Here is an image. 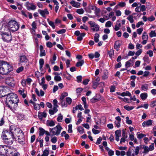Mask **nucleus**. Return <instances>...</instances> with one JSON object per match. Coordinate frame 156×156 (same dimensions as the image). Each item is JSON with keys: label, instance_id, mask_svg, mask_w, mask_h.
I'll list each match as a JSON object with an SVG mask.
<instances>
[{"label": "nucleus", "instance_id": "48", "mask_svg": "<svg viewBox=\"0 0 156 156\" xmlns=\"http://www.w3.org/2000/svg\"><path fill=\"white\" fill-rule=\"evenodd\" d=\"M62 116L61 115V114H60L59 115H58L57 120L58 122H61L62 121Z\"/></svg>", "mask_w": 156, "mask_h": 156}, {"label": "nucleus", "instance_id": "64", "mask_svg": "<svg viewBox=\"0 0 156 156\" xmlns=\"http://www.w3.org/2000/svg\"><path fill=\"white\" fill-rule=\"evenodd\" d=\"M46 46L48 47L51 48L53 46V44L51 42L48 41L46 43Z\"/></svg>", "mask_w": 156, "mask_h": 156}, {"label": "nucleus", "instance_id": "41", "mask_svg": "<svg viewBox=\"0 0 156 156\" xmlns=\"http://www.w3.org/2000/svg\"><path fill=\"white\" fill-rule=\"evenodd\" d=\"M130 62H132V59H130L126 62L125 66L126 68H129L130 67L131 64Z\"/></svg>", "mask_w": 156, "mask_h": 156}, {"label": "nucleus", "instance_id": "42", "mask_svg": "<svg viewBox=\"0 0 156 156\" xmlns=\"http://www.w3.org/2000/svg\"><path fill=\"white\" fill-rule=\"evenodd\" d=\"M99 35L97 33L95 34L94 37V41L96 42H98L99 41Z\"/></svg>", "mask_w": 156, "mask_h": 156}, {"label": "nucleus", "instance_id": "37", "mask_svg": "<svg viewBox=\"0 0 156 156\" xmlns=\"http://www.w3.org/2000/svg\"><path fill=\"white\" fill-rule=\"evenodd\" d=\"M122 96L124 97L125 96H131V93L128 91H126L125 92H122Z\"/></svg>", "mask_w": 156, "mask_h": 156}, {"label": "nucleus", "instance_id": "49", "mask_svg": "<svg viewBox=\"0 0 156 156\" xmlns=\"http://www.w3.org/2000/svg\"><path fill=\"white\" fill-rule=\"evenodd\" d=\"M34 108L36 110H39L40 108V105L38 104H36L35 103L34 105Z\"/></svg>", "mask_w": 156, "mask_h": 156}, {"label": "nucleus", "instance_id": "28", "mask_svg": "<svg viewBox=\"0 0 156 156\" xmlns=\"http://www.w3.org/2000/svg\"><path fill=\"white\" fill-rule=\"evenodd\" d=\"M140 97L142 100H144L147 97V94L146 93H142L140 94Z\"/></svg>", "mask_w": 156, "mask_h": 156}, {"label": "nucleus", "instance_id": "21", "mask_svg": "<svg viewBox=\"0 0 156 156\" xmlns=\"http://www.w3.org/2000/svg\"><path fill=\"white\" fill-rule=\"evenodd\" d=\"M99 78H97L95 81H93V87L95 89L97 88L98 84V82L99 81Z\"/></svg>", "mask_w": 156, "mask_h": 156}, {"label": "nucleus", "instance_id": "58", "mask_svg": "<svg viewBox=\"0 0 156 156\" xmlns=\"http://www.w3.org/2000/svg\"><path fill=\"white\" fill-rule=\"evenodd\" d=\"M126 123L128 124H131L132 123V121L129 119L128 117H126Z\"/></svg>", "mask_w": 156, "mask_h": 156}, {"label": "nucleus", "instance_id": "16", "mask_svg": "<svg viewBox=\"0 0 156 156\" xmlns=\"http://www.w3.org/2000/svg\"><path fill=\"white\" fill-rule=\"evenodd\" d=\"M38 11L43 17H45V15L49 14V12L48 11L47 9H45L44 10L39 9L38 10Z\"/></svg>", "mask_w": 156, "mask_h": 156}, {"label": "nucleus", "instance_id": "20", "mask_svg": "<svg viewBox=\"0 0 156 156\" xmlns=\"http://www.w3.org/2000/svg\"><path fill=\"white\" fill-rule=\"evenodd\" d=\"M35 91V92H36V94H37L38 96L42 97V96H44V92L42 90H40V93H39V92L38 89L37 88H36Z\"/></svg>", "mask_w": 156, "mask_h": 156}, {"label": "nucleus", "instance_id": "30", "mask_svg": "<svg viewBox=\"0 0 156 156\" xmlns=\"http://www.w3.org/2000/svg\"><path fill=\"white\" fill-rule=\"evenodd\" d=\"M148 37L147 33L146 32H143L142 36V39L143 40H148Z\"/></svg>", "mask_w": 156, "mask_h": 156}, {"label": "nucleus", "instance_id": "15", "mask_svg": "<svg viewBox=\"0 0 156 156\" xmlns=\"http://www.w3.org/2000/svg\"><path fill=\"white\" fill-rule=\"evenodd\" d=\"M153 120L149 119L144 121L142 124V126L143 127H149L152 126Z\"/></svg>", "mask_w": 156, "mask_h": 156}, {"label": "nucleus", "instance_id": "57", "mask_svg": "<svg viewBox=\"0 0 156 156\" xmlns=\"http://www.w3.org/2000/svg\"><path fill=\"white\" fill-rule=\"evenodd\" d=\"M48 23L49 25L52 27L53 29H54L55 28V26L53 22L51 21H48Z\"/></svg>", "mask_w": 156, "mask_h": 156}, {"label": "nucleus", "instance_id": "31", "mask_svg": "<svg viewBox=\"0 0 156 156\" xmlns=\"http://www.w3.org/2000/svg\"><path fill=\"white\" fill-rule=\"evenodd\" d=\"M31 26L32 27L31 30L34 32H35V30L37 29V23L35 21L32 22Z\"/></svg>", "mask_w": 156, "mask_h": 156}, {"label": "nucleus", "instance_id": "17", "mask_svg": "<svg viewBox=\"0 0 156 156\" xmlns=\"http://www.w3.org/2000/svg\"><path fill=\"white\" fill-rule=\"evenodd\" d=\"M47 115V114L45 112H38V117L39 119H42L44 118H45Z\"/></svg>", "mask_w": 156, "mask_h": 156}, {"label": "nucleus", "instance_id": "32", "mask_svg": "<svg viewBox=\"0 0 156 156\" xmlns=\"http://www.w3.org/2000/svg\"><path fill=\"white\" fill-rule=\"evenodd\" d=\"M56 59V56L55 54H54L52 58L51 59L50 62H51L52 65H53L55 64V61Z\"/></svg>", "mask_w": 156, "mask_h": 156}, {"label": "nucleus", "instance_id": "46", "mask_svg": "<svg viewBox=\"0 0 156 156\" xmlns=\"http://www.w3.org/2000/svg\"><path fill=\"white\" fill-rule=\"evenodd\" d=\"M68 95V93L67 92H64L63 93L61 97H60V100H64V98L66 97Z\"/></svg>", "mask_w": 156, "mask_h": 156}, {"label": "nucleus", "instance_id": "33", "mask_svg": "<svg viewBox=\"0 0 156 156\" xmlns=\"http://www.w3.org/2000/svg\"><path fill=\"white\" fill-rule=\"evenodd\" d=\"M39 136H43L44 133H45V130L41 127L39 129Z\"/></svg>", "mask_w": 156, "mask_h": 156}, {"label": "nucleus", "instance_id": "56", "mask_svg": "<svg viewBox=\"0 0 156 156\" xmlns=\"http://www.w3.org/2000/svg\"><path fill=\"white\" fill-rule=\"evenodd\" d=\"M88 23L90 24L91 28L94 27L95 26L97 25L95 22L90 21L88 22Z\"/></svg>", "mask_w": 156, "mask_h": 156}, {"label": "nucleus", "instance_id": "25", "mask_svg": "<svg viewBox=\"0 0 156 156\" xmlns=\"http://www.w3.org/2000/svg\"><path fill=\"white\" fill-rule=\"evenodd\" d=\"M27 59L25 55L21 56L20 57V62H27Z\"/></svg>", "mask_w": 156, "mask_h": 156}, {"label": "nucleus", "instance_id": "44", "mask_svg": "<svg viewBox=\"0 0 156 156\" xmlns=\"http://www.w3.org/2000/svg\"><path fill=\"white\" fill-rule=\"evenodd\" d=\"M76 12L79 14H83L84 11L83 9H78Z\"/></svg>", "mask_w": 156, "mask_h": 156}, {"label": "nucleus", "instance_id": "1", "mask_svg": "<svg viewBox=\"0 0 156 156\" xmlns=\"http://www.w3.org/2000/svg\"><path fill=\"white\" fill-rule=\"evenodd\" d=\"M18 129H20L14 125H11L10 127V131H5L2 132L1 137L6 144L11 145L13 144L15 139L14 134H16L20 131H18Z\"/></svg>", "mask_w": 156, "mask_h": 156}, {"label": "nucleus", "instance_id": "34", "mask_svg": "<svg viewBox=\"0 0 156 156\" xmlns=\"http://www.w3.org/2000/svg\"><path fill=\"white\" fill-rule=\"evenodd\" d=\"M44 63V60L42 58H41L39 60L40 69L41 70L43 67Z\"/></svg>", "mask_w": 156, "mask_h": 156}, {"label": "nucleus", "instance_id": "22", "mask_svg": "<svg viewBox=\"0 0 156 156\" xmlns=\"http://www.w3.org/2000/svg\"><path fill=\"white\" fill-rule=\"evenodd\" d=\"M55 125V122L53 120H48L46 122V125L49 126H53Z\"/></svg>", "mask_w": 156, "mask_h": 156}, {"label": "nucleus", "instance_id": "29", "mask_svg": "<svg viewBox=\"0 0 156 156\" xmlns=\"http://www.w3.org/2000/svg\"><path fill=\"white\" fill-rule=\"evenodd\" d=\"M18 92L19 94L22 96V97L23 98H25L26 97V94L24 93V90L23 89L21 90H18Z\"/></svg>", "mask_w": 156, "mask_h": 156}, {"label": "nucleus", "instance_id": "14", "mask_svg": "<svg viewBox=\"0 0 156 156\" xmlns=\"http://www.w3.org/2000/svg\"><path fill=\"white\" fill-rule=\"evenodd\" d=\"M10 32L8 28L5 26H2L0 28V34L2 35L3 34H5L8 33Z\"/></svg>", "mask_w": 156, "mask_h": 156}, {"label": "nucleus", "instance_id": "6", "mask_svg": "<svg viewBox=\"0 0 156 156\" xmlns=\"http://www.w3.org/2000/svg\"><path fill=\"white\" fill-rule=\"evenodd\" d=\"M90 8H91L92 10L94 11L95 14L96 15L98 16L100 10L99 9L97 8L94 5H92L91 4H90L87 7L85 8V10L86 12L89 13H91L92 11L91 10H90Z\"/></svg>", "mask_w": 156, "mask_h": 156}, {"label": "nucleus", "instance_id": "8", "mask_svg": "<svg viewBox=\"0 0 156 156\" xmlns=\"http://www.w3.org/2000/svg\"><path fill=\"white\" fill-rule=\"evenodd\" d=\"M20 130L16 134L18 137V142L20 144H23L24 142L25 138L23 132L21 129H18L17 130Z\"/></svg>", "mask_w": 156, "mask_h": 156}, {"label": "nucleus", "instance_id": "27", "mask_svg": "<svg viewBox=\"0 0 156 156\" xmlns=\"http://www.w3.org/2000/svg\"><path fill=\"white\" fill-rule=\"evenodd\" d=\"M121 45L120 41H117L115 42L114 47L115 49H118L119 48Z\"/></svg>", "mask_w": 156, "mask_h": 156}, {"label": "nucleus", "instance_id": "3", "mask_svg": "<svg viewBox=\"0 0 156 156\" xmlns=\"http://www.w3.org/2000/svg\"><path fill=\"white\" fill-rule=\"evenodd\" d=\"M13 69L12 66L6 62L0 60V74L6 75Z\"/></svg>", "mask_w": 156, "mask_h": 156}, {"label": "nucleus", "instance_id": "45", "mask_svg": "<svg viewBox=\"0 0 156 156\" xmlns=\"http://www.w3.org/2000/svg\"><path fill=\"white\" fill-rule=\"evenodd\" d=\"M112 23L110 21L107 22L105 24V27H111Z\"/></svg>", "mask_w": 156, "mask_h": 156}, {"label": "nucleus", "instance_id": "62", "mask_svg": "<svg viewBox=\"0 0 156 156\" xmlns=\"http://www.w3.org/2000/svg\"><path fill=\"white\" fill-rule=\"evenodd\" d=\"M57 140V138H56V137H54L52 138L51 140V142L53 144L55 143L56 142Z\"/></svg>", "mask_w": 156, "mask_h": 156}, {"label": "nucleus", "instance_id": "40", "mask_svg": "<svg viewBox=\"0 0 156 156\" xmlns=\"http://www.w3.org/2000/svg\"><path fill=\"white\" fill-rule=\"evenodd\" d=\"M99 26L97 24L94 27L92 28L91 30L94 31H98L99 30Z\"/></svg>", "mask_w": 156, "mask_h": 156}, {"label": "nucleus", "instance_id": "38", "mask_svg": "<svg viewBox=\"0 0 156 156\" xmlns=\"http://www.w3.org/2000/svg\"><path fill=\"white\" fill-rule=\"evenodd\" d=\"M84 63V61L83 60H81L80 61L77 62L76 66V67L81 66L83 65Z\"/></svg>", "mask_w": 156, "mask_h": 156}, {"label": "nucleus", "instance_id": "12", "mask_svg": "<svg viewBox=\"0 0 156 156\" xmlns=\"http://www.w3.org/2000/svg\"><path fill=\"white\" fill-rule=\"evenodd\" d=\"M25 5L27 9L28 10H34L37 8L36 6L34 5L33 3H30L28 2H26Z\"/></svg>", "mask_w": 156, "mask_h": 156}, {"label": "nucleus", "instance_id": "51", "mask_svg": "<svg viewBox=\"0 0 156 156\" xmlns=\"http://www.w3.org/2000/svg\"><path fill=\"white\" fill-rule=\"evenodd\" d=\"M54 79L56 81H59L62 80L61 77L58 76H55L54 77Z\"/></svg>", "mask_w": 156, "mask_h": 156}, {"label": "nucleus", "instance_id": "50", "mask_svg": "<svg viewBox=\"0 0 156 156\" xmlns=\"http://www.w3.org/2000/svg\"><path fill=\"white\" fill-rule=\"evenodd\" d=\"M124 108L125 109L128 111L131 110L134 108V107L133 106H129L128 105L125 106Z\"/></svg>", "mask_w": 156, "mask_h": 156}, {"label": "nucleus", "instance_id": "11", "mask_svg": "<svg viewBox=\"0 0 156 156\" xmlns=\"http://www.w3.org/2000/svg\"><path fill=\"white\" fill-rule=\"evenodd\" d=\"M5 83L10 86L13 87L15 86V82L12 77H7L5 80Z\"/></svg>", "mask_w": 156, "mask_h": 156}, {"label": "nucleus", "instance_id": "2", "mask_svg": "<svg viewBox=\"0 0 156 156\" xmlns=\"http://www.w3.org/2000/svg\"><path fill=\"white\" fill-rule=\"evenodd\" d=\"M19 99L16 94L11 93L8 94L6 99V106L12 111L18 107Z\"/></svg>", "mask_w": 156, "mask_h": 156}, {"label": "nucleus", "instance_id": "53", "mask_svg": "<svg viewBox=\"0 0 156 156\" xmlns=\"http://www.w3.org/2000/svg\"><path fill=\"white\" fill-rule=\"evenodd\" d=\"M126 4L125 2H120L119 4L115 6V7H117L118 6H119L121 7H123L125 6Z\"/></svg>", "mask_w": 156, "mask_h": 156}, {"label": "nucleus", "instance_id": "7", "mask_svg": "<svg viewBox=\"0 0 156 156\" xmlns=\"http://www.w3.org/2000/svg\"><path fill=\"white\" fill-rule=\"evenodd\" d=\"M62 127L60 125H57L55 127L49 129L51 133L53 135L58 136L59 135L61 132Z\"/></svg>", "mask_w": 156, "mask_h": 156}, {"label": "nucleus", "instance_id": "36", "mask_svg": "<svg viewBox=\"0 0 156 156\" xmlns=\"http://www.w3.org/2000/svg\"><path fill=\"white\" fill-rule=\"evenodd\" d=\"M143 148L144 150V151L143 152V153H147L149 152V151H150L148 147L147 146L144 145Z\"/></svg>", "mask_w": 156, "mask_h": 156}, {"label": "nucleus", "instance_id": "47", "mask_svg": "<svg viewBox=\"0 0 156 156\" xmlns=\"http://www.w3.org/2000/svg\"><path fill=\"white\" fill-rule=\"evenodd\" d=\"M127 19L130 22L132 23L133 22V16L132 15H130L127 17Z\"/></svg>", "mask_w": 156, "mask_h": 156}, {"label": "nucleus", "instance_id": "23", "mask_svg": "<svg viewBox=\"0 0 156 156\" xmlns=\"http://www.w3.org/2000/svg\"><path fill=\"white\" fill-rule=\"evenodd\" d=\"M40 56L41 57L44 56L45 55V51L43 49V48L42 45H41L40 47Z\"/></svg>", "mask_w": 156, "mask_h": 156}, {"label": "nucleus", "instance_id": "60", "mask_svg": "<svg viewBox=\"0 0 156 156\" xmlns=\"http://www.w3.org/2000/svg\"><path fill=\"white\" fill-rule=\"evenodd\" d=\"M78 131L80 133H83L84 131L83 128L81 126L78 127Z\"/></svg>", "mask_w": 156, "mask_h": 156}, {"label": "nucleus", "instance_id": "13", "mask_svg": "<svg viewBox=\"0 0 156 156\" xmlns=\"http://www.w3.org/2000/svg\"><path fill=\"white\" fill-rule=\"evenodd\" d=\"M9 149V147L7 146L0 145V153L2 154H7Z\"/></svg>", "mask_w": 156, "mask_h": 156}, {"label": "nucleus", "instance_id": "9", "mask_svg": "<svg viewBox=\"0 0 156 156\" xmlns=\"http://www.w3.org/2000/svg\"><path fill=\"white\" fill-rule=\"evenodd\" d=\"M9 90L8 87L5 86L0 87V97L6 95V92Z\"/></svg>", "mask_w": 156, "mask_h": 156}, {"label": "nucleus", "instance_id": "5", "mask_svg": "<svg viewBox=\"0 0 156 156\" xmlns=\"http://www.w3.org/2000/svg\"><path fill=\"white\" fill-rule=\"evenodd\" d=\"M8 25L10 29L13 32L17 31L20 27L19 24L14 20H11L9 21Z\"/></svg>", "mask_w": 156, "mask_h": 156}, {"label": "nucleus", "instance_id": "18", "mask_svg": "<svg viewBox=\"0 0 156 156\" xmlns=\"http://www.w3.org/2000/svg\"><path fill=\"white\" fill-rule=\"evenodd\" d=\"M115 140L117 141H119V137L121 136V131L120 130H118L115 131Z\"/></svg>", "mask_w": 156, "mask_h": 156}, {"label": "nucleus", "instance_id": "63", "mask_svg": "<svg viewBox=\"0 0 156 156\" xmlns=\"http://www.w3.org/2000/svg\"><path fill=\"white\" fill-rule=\"evenodd\" d=\"M66 102L69 104H70L72 102V99L69 97H67L66 99Z\"/></svg>", "mask_w": 156, "mask_h": 156}, {"label": "nucleus", "instance_id": "19", "mask_svg": "<svg viewBox=\"0 0 156 156\" xmlns=\"http://www.w3.org/2000/svg\"><path fill=\"white\" fill-rule=\"evenodd\" d=\"M70 3L74 7L78 8L80 7V3L77 2H76L75 1H72L70 2Z\"/></svg>", "mask_w": 156, "mask_h": 156}, {"label": "nucleus", "instance_id": "54", "mask_svg": "<svg viewBox=\"0 0 156 156\" xmlns=\"http://www.w3.org/2000/svg\"><path fill=\"white\" fill-rule=\"evenodd\" d=\"M72 125L71 124H70L68 126V133H71L72 132Z\"/></svg>", "mask_w": 156, "mask_h": 156}, {"label": "nucleus", "instance_id": "52", "mask_svg": "<svg viewBox=\"0 0 156 156\" xmlns=\"http://www.w3.org/2000/svg\"><path fill=\"white\" fill-rule=\"evenodd\" d=\"M60 102L62 107H66L67 106V104L65 103V102L64 100H61Z\"/></svg>", "mask_w": 156, "mask_h": 156}, {"label": "nucleus", "instance_id": "26", "mask_svg": "<svg viewBox=\"0 0 156 156\" xmlns=\"http://www.w3.org/2000/svg\"><path fill=\"white\" fill-rule=\"evenodd\" d=\"M49 154V148L48 147L45 149L43 152L41 156H48Z\"/></svg>", "mask_w": 156, "mask_h": 156}, {"label": "nucleus", "instance_id": "35", "mask_svg": "<svg viewBox=\"0 0 156 156\" xmlns=\"http://www.w3.org/2000/svg\"><path fill=\"white\" fill-rule=\"evenodd\" d=\"M149 35L151 37H156V32L155 30H151L149 34Z\"/></svg>", "mask_w": 156, "mask_h": 156}, {"label": "nucleus", "instance_id": "61", "mask_svg": "<svg viewBox=\"0 0 156 156\" xmlns=\"http://www.w3.org/2000/svg\"><path fill=\"white\" fill-rule=\"evenodd\" d=\"M24 69L23 66H21L18 68L16 70V72L17 73H20V72L22 71Z\"/></svg>", "mask_w": 156, "mask_h": 156}, {"label": "nucleus", "instance_id": "10", "mask_svg": "<svg viewBox=\"0 0 156 156\" xmlns=\"http://www.w3.org/2000/svg\"><path fill=\"white\" fill-rule=\"evenodd\" d=\"M2 36L3 40L5 42H9L12 39L10 32L5 34H3V35H2Z\"/></svg>", "mask_w": 156, "mask_h": 156}, {"label": "nucleus", "instance_id": "39", "mask_svg": "<svg viewBox=\"0 0 156 156\" xmlns=\"http://www.w3.org/2000/svg\"><path fill=\"white\" fill-rule=\"evenodd\" d=\"M101 99V97L100 96L98 98H93L90 100L91 102L92 103H95L97 101L100 100Z\"/></svg>", "mask_w": 156, "mask_h": 156}, {"label": "nucleus", "instance_id": "24", "mask_svg": "<svg viewBox=\"0 0 156 156\" xmlns=\"http://www.w3.org/2000/svg\"><path fill=\"white\" fill-rule=\"evenodd\" d=\"M136 135L137 138L139 139H141L146 136V135L141 133L139 132L137 133Z\"/></svg>", "mask_w": 156, "mask_h": 156}, {"label": "nucleus", "instance_id": "59", "mask_svg": "<svg viewBox=\"0 0 156 156\" xmlns=\"http://www.w3.org/2000/svg\"><path fill=\"white\" fill-rule=\"evenodd\" d=\"M66 30L65 29H62L59 31H57L56 32L58 34H62L65 33Z\"/></svg>", "mask_w": 156, "mask_h": 156}, {"label": "nucleus", "instance_id": "4", "mask_svg": "<svg viewBox=\"0 0 156 156\" xmlns=\"http://www.w3.org/2000/svg\"><path fill=\"white\" fill-rule=\"evenodd\" d=\"M142 148V146H139L134 147V149L132 147H130L127 152L126 155L127 156H135L137 155L139 153V150Z\"/></svg>", "mask_w": 156, "mask_h": 156}, {"label": "nucleus", "instance_id": "43", "mask_svg": "<svg viewBox=\"0 0 156 156\" xmlns=\"http://www.w3.org/2000/svg\"><path fill=\"white\" fill-rule=\"evenodd\" d=\"M141 88L142 90L144 91H146L148 88V86L147 84L142 85L141 86Z\"/></svg>", "mask_w": 156, "mask_h": 156}, {"label": "nucleus", "instance_id": "55", "mask_svg": "<svg viewBox=\"0 0 156 156\" xmlns=\"http://www.w3.org/2000/svg\"><path fill=\"white\" fill-rule=\"evenodd\" d=\"M154 144L153 143H152L148 147L150 151H152L154 149Z\"/></svg>", "mask_w": 156, "mask_h": 156}]
</instances>
